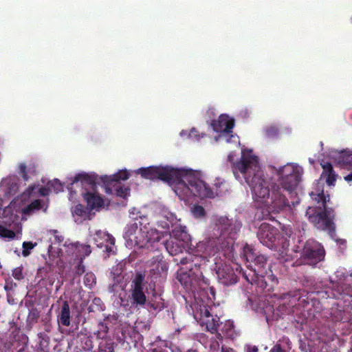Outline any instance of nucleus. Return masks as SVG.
<instances>
[{
	"label": "nucleus",
	"mask_w": 352,
	"mask_h": 352,
	"mask_svg": "<svg viewBox=\"0 0 352 352\" xmlns=\"http://www.w3.org/2000/svg\"><path fill=\"white\" fill-rule=\"evenodd\" d=\"M135 172L147 179H158L168 182L179 199L186 203L214 198L219 195L218 188L224 182L217 178L214 188H211L205 181L204 172L171 166H152L138 168Z\"/></svg>",
	"instance_id": "1"
},
{
	"label": "nucleus",
	"mask_w": 352,
	"mask_h": 352,
	"mask_svg": "<svg viewBox=\"0 0 352 352\" xmlns=\"http://www.w3.org/2000/svg\"><path fill=\"white\" fill-rule=\"evenodd\" d=\"M228 160L232 164L236 179L250 187L253 199L258 205L263 204L274 210L283 207L291 208L290 202L285 200L280 188L271 184L270 177L264 172L252 150L242 148L241 156L236 162L234 153H230Z\"/></svg>",
	"instance_id": "2"
},
{
	"label": "nucleus",
	"mask_w": 352,
	"mask_h": 352,
	"mask_svg": "<svg viewBox=\"0 0 352 352\" xmlns=\"http://www.w3.org/2000/svg\"><path fill=\"white\" fill-rule=\"evenodd\" d=\"M27 199L26 194L19 195L3 207L4 199L0 195V239L10 241L21 234L22 225L19 220L26 221L41 206L40 202L29 203Z\"/></svg>",
	"instance_id": "3"
},
{
	"label": "nucleus",
	"mask_w": 352,
	"mask_h": 352,
	"mask_svg": "<svg viewBox=\"0 0 352 352\" xmlns=\"http://www.w3.org/2000/svg\"><path fill=\"white\" fill-rule=\"evenodd\" d=\"M323 168V173L320 179L314 184V189L309 193L311 197L317 201L321 203L324 211L318 212L317 214H312L313 209L309 208L307 210L308 218L314 226L320 230H327L329 234L333 237L334 233V226L332 221L333 214L331 208H327L325 204L329 201V197L324 195L323 185L324 181L329 186H334L336 181V175L332 170L331 164L326 162L321 163Z\"/></svg>",
	"instance_id": "4"
},
{
	"label": "nucleus",
	"mask_w": 352,
	"mask_h": 352,
	"mask_svg": "<svg viewBox=\"0 0 352 352\" xmlns=\"http://www.w3.org/2000/svg\"><path fill=\"white\" fill-rule=\"evenodd\" d=\"M161 226L163 228H173L169 239L164 243L166 250L170 255H176L187 248L191 238L186 226L181 225L180 219L167 208H162L160 212Z\"/></svg>",
	"instance_id": "5"
},
{
	"label": "nucleus",
	"mask_w": 352,
	"mask_h": 352,
	"mask_svg": "<svg viewBox=\"0 0 352 352\" xmlns=\"http://www.w3.org/2000/svg\"><path fill=\"white\" fill-rule=\"evenodd\" d=\"M283 232V234L280 236L276 228L268 223H263L261 225L257 235L261 243L269 248L277 251L280 260L287 261L294 256L296 251L289 248V243L287 236L292 234V230L285 227Z\"/></svg>",
	"instance_id": "6"
},
{
	"label": "nucleus",
	"mask_w": 352,
	"mask_h": 352,
	"mask_svg": "<svg viewBox=\"0 0 352 352\" xmlns=\"http://www.w3.org/2000/svg\"><path fill=\"white\" fill-rule=\"evenodd\" d=\"M162 234L157 230L139 221L126 226L124 234L126 247L132 248H149L160 241Z\"/></svg>",
	"instance_id": "7"
},
{
	"label": "nucleus",
	"mask_w": 352,
	"mask_h": 352,
	"mask_svg": "<svg viewBox=\"0 0 352 352\" xmlns=\"http://www.w3.org/2000/svg\"><path fill=\"white\" fill-rule=\"evenodd\" d=\"M228 226H230L229 220L226 217H214L212 219V236L211 239H206L199 242L196 248L195 253L196 256L207 258L209 256L214 255L219 249L217 240L226 234Z\"/></svg>",
	"instance_id": "8"
},
{
	"label": "nucleus",
	"mask_w": 352,
	"mask_h": 352,
	"mask_svg": "<svg viewBox=\"0 0 352 352\" xmlns=\"http://www.w3.org/2000/svg\"><path fill=\"white\" fill-rule=\"evenodd\" d=\"M43 184H36L30 185L21 195H25L28 197L29 203L37 201L41 203V206L38 207L36 212L42 210L45 212L48 208L47 200L39 199V196L45 197L51 192L58 193L63 190V184L57 179L49 180L45 183L44 179L42 180Z\"/></svg>",
	"instance_id": "9"
},
{
	"label": "nucleus",
	"mask_w": 352,
	"mask_h": 352,
	"mask_svg": "<svg viewBox=\"0 0 352 352\" xmlns=\"http://www.w3.org/2000/svg\"><path fill=\"white\" fill-rule=\"evenodd\" d=\"M234 125V119L226 114H222L217 119L214 120L210 126L217 134L214 138V140L233 144L236 146H239V137L232 133Z\"/></svg>",
	"instance_id": "10"
},
{
	"label": "nucleus",
	"mask_w": 352,
	"mask_h": 352,
	"mask_svg": "<svg viewBox=\"0 0 352 352\" xmlns=\"http://www.w3.org/2000/svg\"><path fill=\"white\" fill-rule=\"evenodd\" d=\"M276 171L282 188L289 193L296 189L303 173L302 167L293 163L280 166Z\"/></svg>",
	"instance_id": "11"
},
{
	"label": "nucleus",
	"mask_w": 352,
	"mask_h": 352,
	"mask_svg": "<svg viewBox=\"0 0 352 352\" xmlns=\"http://www.w3.org/2000/svg\"><path fill=\"white\" fill-rule=\"evenodd\" d=\"M243 254L248 262H254L258 265V272L256 270H250L248 274H245V279L251 284H256L261 289L266 287V283L262 275L259 276L258 273H262L261 267H263L266 258L264 255L258 254L255 250L250 245H246L243 248Z\"/></svg>",
	"instance_id": "12"
},
{
	"label": "nucleus",
	"mask_w": 352,
	"mask_h": 352,
	"mask_svg": "<svg viewBox=\"0 0 352 352\" xmlns=\"http://www.w3.org/2000/svg\"><path fill=\"white\" fill-rule=\"evenodd\" d=\"M193 312L194 318L200 324L201 326L205 327L206 329L211 333H214L217 330L219 326V318H214L204 303L202 299H199V296H195V301L190 305Z\"/></svg>",
	"instance_id": "13"
},
{
	"label": "nucleus",
	"mask_w": 352,
	"mask_h": 352,
	"mask_svg": "<svg viewBox=\"0 0 352 352\" xmlns=\"http://www.w3.org/2000/svg\"><path fill=\"white\" fill-rule=\"evenodd\" d=\"M89 237L96 244L97 247H104L105 252L108 255L114 253L116 250L115 239L109 233L100 230L90 229Z\"/></svg>",
	"instance_id": "14"
},
{
	"label": "nucleus",
	"mask_w": 352,
	"mask_h": 352,
	"mask_svg": "<svg viewBox=\"0 0 352 352\" xmlns=\"http://www.w3.org/2000/svg\"><path fill=\"white\" fill-rule=\"evenodd\" d=\"M302 254L311 265H314L322 261L324 257V250L323 247L320 243L312 239L308 240L306 242L302 249Z\"/></svg>",
	"instance_id": "15"
},
{
	"label": "nucleus",
	"mask_w": 352,
	"mask_h": 352,
	"mask_svg": "<svg viewBox=\"0 0 352 352\" xmlns=\"http://www.w3.org/2000/svg\"><path fill=\"white\" fill-rule=\"evenodd\" d=\"M144 276L138 274L135 276L131 285V302L135 306H142L145 304L146 298L143 292V282Z\"/></svg>",
	"instance_id": "16"
},
{
	"label": "nucleus",
	"mask_w": 352,
	"mask_h": 352,
	"mask_svg": "<svg viewBox=\"0 0 352 352\" xmlns=\"http://www.w3.org/2000/svg\"><path fill=\"white\" fill-rule=\"evenodd\" d=\"M129 173L126 170H121L111 175H102L100 177V182L107 194L112 193L111 186H117L120 184V181L126 180L129 177Z\"/></svg>",
	"instance_id": "17"
},
{
	"label": "nucleus",
	"mask_w": 352,
	"mask_h": 352,
	"mask_svg": "<svg viewBox=\"0 0 352 352\" xmlns=\"http://www.w3.org/2000/svg\"><path fill=\"white\" fill-rule=\"evenodd\" d=\"M331 156L342 168H352V150L346 149L342 151H332ZM344 179L349 182L352 181V173L344 177Z\"/></svg>",
	"instance_id": "18"
},
{
	"label": "nucleus",
	"mask_w": 352,
	"mask_h": 352,
	"mask_svg": "<svg viewBox=\"0 0 352 352\" xmlns=\"http://www.w3.org/2000/svg\"><path fill=\"white\" fill-rule=\"evenodd\" d=\"M19 186V178L16 175H10L1 179L0 192L5 196L14 195L18 192Z\"/></svg>",
	"instance_id": "19"
},
{
	"label": "nucleus",
	"mask_w": 352,
	"mask_h": 352,
	"mask_svg": "<svg viewBox=\"0 0 352 352\" xmlns=\"http://www.w3.org/2000/svg\"><path fill=\"white\" fill-rule=\"evenodd\" d=\"M65 247L69 255L80 261L91 252L89 245L80 244L78 242L67 244Z\"/></svg>",
	"instance_id": "20"
},
{
	"label": "nucleus",
	"mask_w": 352,
	"mask_h": 352,
	"mask_svg": "<svg viewBox=\"0 0 352 352\" xmlns=\"http://www.w3.org/2000/svg\"><path fill=\"white\" fill-rule=\"evenodd\" d=\"M217 274L219 281L224 285L234 284L237 281L232 269L226 264L218 267Z\"/></svg>",
	"instance_id": "21"
},
{
	"label": "nucleus",
	"mask_w": 352,
	"mask_h": 352,
	"mask_svg": "<svg viewBox=\"0 0 352 352\" xmlns=\"http://www.w3.org/2000/svg\"><path fill=\"white\" fill-rule=\"evenodd\" d=\"M83 197L91 209H99L105 205V201L95 191L85 193Z\"/></svg>",
	"instance_id": "22"
},
{
	"label": "nucleus",
	"mask_w": 352,
	"mask_h": 352,
	"mask_svg": "<svg viewBox=\"0 0 352 352\" xmlns=\"http://www.w3.org/2000/svg\"><path fill=\"white\" fill-rule=\"evenodd\" d=\"M98 180L100 181V177L95 173L82 172L76 174L73 179V184L81 182L82 184H94Z\"/></svg>",
	"instance_id": "23"
},
{
	"label": "nucleus",
	"mask_w": 352,
	"mask_h": 352,
	"mask_svg": "<svg viewBox=\"0 0 352 352\" xmlns=\"http://www.w3.org/2000/svg\"><path fill=\"white\" fill-rule=\"evenodd\" d=\"M168 270L167 263L163 261L162 256L158 255L153 261L151 262V270L154 274L164 273Z\"/></svg>",
	"instance_id": "24"
},
{
	"label": "nucleus",
	"mask_w": 352,
	"mask_h": 352,
	"mask_svg": "<svg viewBox=\"0 0 352 352\" xmlns=\"http://www.w3.org/2000/svg\"><path fill=\"white\" fill-rule=\"evenodd\" d=\"M181 138L184 139H189L192 141H199L201 138H204L206 134L204 133H199L195 128H192L189 131L182 130L179 133Z\"/></svg>",
	"instance_id": "25"
},
{
	"label": "nucleus",
	"mask_w": 352,
	"mask_h": 352,
	"mask_svg": "<svg viewBox=\"0 0 352 352\" xmlns=\"http://www.w3.org/2000/svg\"><path fill=\"white\" fill-rule=\"evenodd\" d=\"M218 327L228 338H233L236 336L234 322L232 320H226L224 323L219 324Z\"/></svg>",
	"instance_id": "26"
},
{
	"label": "nucleus",
	"mask_w": 352,
	"mask_h": 352,
	"mask_svg": "<svg viewBox=\"0 0 352 352\" xmlns=\"http://www.w3.org/2000/svg\"><path fill=\"white\" fill-rule=\"evenodd\" d=\"M113 283L109 287L111 292L118 293L120 291H122L126 286V281L123 280V277L120 274H118L116 276H113Z\"/></svg>",
	"instance_id": "27"
},
{
	"label": "nucleus",
	"mask_w": 352,
	"mask_h": 352,
	"mask_svg": "<svg viewBox=\"0 0 352 352\" xmlns=\"http://www.w3.org/2000/svg\"><path fill=\"white\" fill-rule=\"evenodd\" d=\"M60 321L63 325L69 326L70 324L69 307L67 302L63 305L60 316Z\"/></svg>",
	"instance_id": "28"
},
{
	"label": "nucleus",
	"mask_w": 352,
	"mask_h": 352,
	"mask_svg": "<svg viewBox=\"0 0 352 352\" xmlns=\"http://www.w3.org/2000/svg\"><path fill=\"white\" fill-rule=\"evenodd\" d=\"M112 193L116 195L122 197L126 198L130 194V189L128 187L122 186L121 184H118L117 186H111Z\"/></svg>",
	"instance_id": "29"
},
{
	"label": "nucleus",
	"mask_w": 352,
	"mask_h": 352,
	"mask_svg": "<svg viewBox=\"0 0 352 352\" xmlns=\"http://www.w3.org/2000/svg\"><path fill=\"white\" fill-rule=\"evenodd\" d=\"M192 215L196 219H202L206 216V210L201 206L195 204L190 208Z\"/></svg>",
	"instance_id": "30"
},
{
	"label": "nucleus",
	"mask_w": 352,
	"mask_h": 352,
	"mask_svg": "<svg viewBox=\"0 0 352 352\" xmlns=\"http://www.w3.org/2000/svg\"><path fill=\"white\" fill-rule=\"evenodd\" d=\"M95 275L91 272H87L84 276V284L88 288H92L96 283Z\"/></svg>",
	"instance_id": "31"
},
{
	"label": "nucleus",
	"mask_w": 352,
	"mask_h": 352,
	"mask_svg": "<svg viewBox=\"0 0 352 352\" xmlns=\"http://www.w3.org/2000/svg\"><path fill=\"white\" fill-rule=\"evenodd\" d=\"M36 245V243L23 242L22 254L28 256L30 254V251Z\"/></svg>",
	"instance_id": "32"
},
{
	"label": "nucleus",
	"mask_w": 352,
	"mask_h": 352,
	"mask_svg": "<svg viewBox=\"0 0 352 352\" xmlns=\"http://www.w3.org/2000/svg\"><path fill=\"white\" fill-rule=\"evenodd\" d=\"M72 214L75 217L76 216L82 217L85 214L84 207L81 204H78L72 209Z\"/></svg>",
	"instance_id": "33"
},
{
	"label": "nucleus",
	"mask_w": 352,
	"mask_h": 352,
	"mask_svg": "<svg viewBox=\"0 0 352 352\" xmlns=\"http://www.w3.org/2000/svg\"><path fill=\"white\" fill-rule=\"evenodd\" d=\"M305 301V300L302 298V297L300 296V294H298L292 298V300H290V303H291L292 306H295L296 305H300Z\"/></svg>",
	"instance_id": "34"
},
{
	"label": "nucleus",
	"mask_w": 352,
	"mask_h": 352,
	"mask_svg": "<svg viewBox=\"0 0 352 352\" xmlns=\"http://www.w3.org/2000/svg\"><path fill=\"white\" fill-rule=\"evenodd\" d=\"M27 168H28L27 166L24 163H21L19 164V173L22 175V176L25 180L28 179Z\"/></svg>",
	"instance_id": "35"
},
{
	"label": "nucleus",
	"mask_w": 352,
	"mask_h": 352,
	"mask_svg": "<svg viewBox=\"0 0 352 352\" xmlns=\"http://www.w3.org/2000/svg\"><path fill=\"white\" fill-rule=\"evenodd\" d=\"M59 248L51 245L48 249V253L50 257L60 256Z\"/></svg>",
	"instance_id": "36"
},
{
	"label": "nucleus",
	"mask_w": 352,
	"mask_h": 352,
	"mask_svg": "<svg viewBox=\"0 0 352 352\" xmlns=\"http://www.w3.org/2000/svg\"><path fill=\"white\" fill-rule=\"evenodd\" d=\"M129 215L132 219H137L138 217L142 218L140 215V211L135 208H133L129 210Z\"/></svg>",
	"instance_id": "37"
},
{
	"label": "nucleus",
	"mask_w": 352,
	"mask_h": 352,
	"mask_svg": "<svg viewBox=\"0 0 352 352\" xmlns=\"http://www.w3.org/2000/svg\"><path fill=\"white\" fill-rule=\"evenodd\" d=\"M12 276L17 280L21 279L23 278L22 270L19 267L14 269L12 272Z\"/></svg>",
	"instance_id": "38"
},
{
	"label": "nucleus",
	"mask_w": 352,
	"mask_h": 352,
	"mask_svg": "<svg viewBox=\"0 0 352 352\" xmlns=\"http://www.w3.org/2000/svg\"><path fill=\"white\" fill-rule=\"evenodd\" d=\"M265 131L268 136H274L277 133V129L275 126H272L267 128Z\"/></svg>",
	"instance_id": "39"
},
{
	"label": "nucleus",
	"mask_w": 352,
	"mask_h": 352,
	"mask_svg": "<svg viewBox=\"0 0 352 352\" xmlns=\"http://www.w3.org/2000/svg\"><path fill=\"white\" fill-rule=\"evenodd\" d=\"M219 348V344L217 342H213L211 344H210V349L212 350L213 351H217Z\"/></svg>",
	"instance_id": "40"
},
{
	"label": "nucleus",
	"mask_w": 352,
	"mask_h": 352,
	"mask_svg": "<svg viewBox=\"0 0 352 352\" xmlns=\"http://www.w3.org/2000/svg\"><path fill=\"white\" fill-rule=\"evenodd\" d=\"M54 236L57 242L61 243L63 241V237L61 235H58V232L56 231H53Z\"/></svg>",
	"instance_id": "41"
},
{
	"label": "nucleus",
	"mask_w": 352,
	"mask_h": 352,
	"mask_svg": "<svg viewBox=\"0 0 352 352\" xmlns=\"http://www.w3.org/2000/svg\"><path fill=\"white\" fill-rule=\"evenodd\" d=\"M246 351L247 352H257L258 349L255 346H247Z\"/></svg>",
	"instance_id": "42"
},
{
	"label": "nucleus",
	"mask_w": 352,
	"mask_h": 352,
	"mask_svg": "<svg viewBox=\"0 0 352 352\" xmlns=\"http://www.w3.org/2000/svg\"><path fill=\"white\" fill-rule=\"evenodd\" d=\"M221 352H235L234 351L233 349L230 348V347H228V346H223L221 347Z\"/></svg>",
	"instance_id": "43"
},
{
	"label": "nucleus",
	"mask_w": 352,
	"mask_h": 352,
	"mask_svg": "<svg viewBox=\"0 0 352 352\" xmlns=\"http://www.w3.org/2000/svg\"><path fill=\"white\" fill-rule=\"evenodd\" d=\"M270 352H283L279 345L274 346Z\"/></svg>",
	"instance_id": "44"
},
{
	"label": "nucleus",
	"mask_w": 352,
	"mask_h": 352,
	"mask_svg": "<svg viewBox=\"0 0 352 352\" xmlns=\"http://www.w3.org/2000/svg\"><path fill=\"white\" fill-rule=\"evenodd\" d=\"M178 279H179V280L182 283H182V274H179V276H178Z\"/></svg>",
	"instance_id": "45"
},
{
	"label": "nucleus",
	"mask_w": 352,
	"mask_h": 352,
	"mask_svg": "<svg viewBox=\"0 0 352 352\" xmlns=\"http://www.w3.org/2000/svg\"><path fill=\"white\" fill-rule=\"evenodd\" d=\"M309 160L311 164H314V160L312 159H309Z\"/></svg>",
	"instance_id": "46"
},
{
	"label": "nucleus",
	"mask_w": 352,
	"mask_h": 352,
	"mask_svg": "<svg viewBox=\"0 0 352 352\" xmlns=\"http://www.w3.org/2000/svg\"><path fill=\"white\" fill-rule=\"evenodd\" d=\"M181 263H182V264H184V263H186V261H185L184 260H182V261H181Z\"/></svg>",
	"instance_id": "47"
},
{
	"label": "nucleus",
	"mask_w": 352,
	"mask_h": 352,
	"mask_svg": "<svg viewBox=\"0 0 352 352\" xmlns=\"http://www.w3.org/2000/svg\"><path fill=\"white\" fill-rule=\"evenodd\" d=\"M1 160H2V156H1V153H0V162H1Z\"/></svg>",
	"instance_id": "48"
},
{
	"label": "nucleus",
	"mask_w": 352,
	"mask_h": 352,
	"mask_svg": "<svg viewBox=\"0 0 352 352\" xmlns=\"http://www.w3.org/2000/svg\"><path fill=\"white\" fill-rule=\"evenodd\" d=\"M153 352H156V351H155V350H154V351H153Z\"/></svg>",
	"instance_id": "49"
}]
</instances>
